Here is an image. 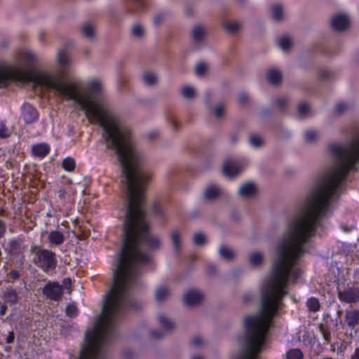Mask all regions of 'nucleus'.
<instances>
[{
	"label": "nucleus",
	"mask_w": 359,
	"mask_h": 359,
	"mask_svg": "<svg viewBox=\"0 0 359 359\" xmlns=\"http://www.w3.org/2000/svg\"><path fill=\"white\" fill-rule=\"evenodd\" d=\"M76 163L73 158L67 157L62 161V168L68 172H72L75 169Z\"/></svg>",
	"instance_id": "nucleus-33"
},
{
	"label": "nucleus",
	"mask_w": 359,
	"mask_h": 359,
	"mask_svg": "<svg viewBox=\"0 0 359 359\" xmlns=\"http://www.w3.org/2000/svg\"><path fill=\"white\" fill-rule=\"evenodd\" d=\"M9 136V133L4 123L0 121V137L5 138Z\"/></svg>",
	"instance_id": "nucleus-48"
},
{
	"label": "nucleus",
	"mask_w": 359,
	"mask_h": 359,
	"mask_svg": "<svg viewBox=\"0 0 359 359\" xmlns=\"http://www.w3.org/2000/svg\"><path fill=\"white\" fill-rule=\"evenodd\" d=\"M318 138L317 131L314 130H308L304 133V139L308 143H313Z\"/></svg>",
	"instance_id": "nucleus-35"
},
{
	"label": "nucleus",
	"mask_w": 359,
	"mask_h": 359,
	"mask_svg": "<svg viewBox=\"0 0 359 359\" xmlns=\"http://www.w3.org/2000/svg\"><path fill=\"white\" fill-rule=\"evenodd\" d=\"M193 241L196 245L201 246L204 245L206 241V236L204 233L198 232L194 235Z\"/></svg>",
	"instance_id": "nucleus-38"
},
{
	"label": "nucleus",
	"mask_w": 359,
	"mask_h": 359,
	"mask_svg": "<svg viewBox=\"0 0 359 359\" xmlns=\"http://www.w3.org/2000/svg\"><path fill=\"white\" fill-rule=\"evenodd\" d=\"M163 20V15L162 14H158L156 15L154 18V23L156 25H158L161 23V22Z\"/></svg>",
	"instance_id": "nucleus-57"
},
{
	"label": "nucleus",
	"mask_w": 359,
	"mask_h": 359,
	"mask_svg": "<svg viewBox=\"0 0 359 359\" xmlns=\"http://www.w3.org/2000/svg\"><path fill=\"white\" fill-rule=\"evenodd\" d=\"M348 107L349 106L347 103L341 102L336 105L335 111L338 114H342L346 110H348Z\"/></svg>",
	"instance_id": "nucleus-45"
},
{
	"label": "nucleus",
	"mask_w": 359,
	"mask_h": 359,
	"mask_svg": "<svg viewBox=\"0 0 359 359\" xmlns=\"http://www.w3.org/2000/svg\"><path fill=\"white\" fill-rule=\"evenodd\" d=\"M21 116L26 124H31L38 120L39 114L32 104L25 102L21 107Z\"/></svg>",
	"instance_id": "nucleus-9"
},
{
	"label": "nucleus",
	"mask_w": 359,
	"mask_h": 359,
	"mask_svg": "<svg viewBox=\"0 0 359 359\" xmlns=\"http://www.w3.org/2000/svg\"><path fill=\"white\" fill-rule=\"evenodd\" d=\"M171 239L176 252H179L181 249L180 233L177 229L172 230L171 232Z\"/></svg>",
	"instance_id": "nucleus-26"
},
{
	"label": "nucleus",
	"mask_w": 359,
	"mask_h": 359,
	"mask_svg": "<svg viewBox=\"0 0 359 359\" xmlns=\"http://www.w3.org/2000/svg\"><path fill=\"white\" fill-rule=\"evenodd\" d=\"M21 55H22V56H21L22 59L24 61L25 66L27 69V71L25 72V71L22 70L20 67H19L18 65H14L15 67H17L20 70H22V72H23V76L22 77L18 78V79H11L9 81V82L11 81H13V80H27V81H32V82H34V83H36L37 85H39L41 86L46 88L45 86L39 84V83L35 82L34 81V79H32V75H34V74H36L38 72H41V70L40 71H32V70H30L33 67V66H34V63L36 62V56H35V55L32 52L28 51V50L22 51Z\"/></svg>",
	"instance_id": "nucleus-6"
},
{
	"label": "nucleus",
	"mask_w": 359,
	"mask_h": 359,
	"mask_svg": "<svg viewBox=\"0 0 359 359\" xmlns=\"http://www.w3.org/2000/svg\"><path fill=\"white\" fill-rule=\"evenodd\" d=\"M7 226L6 222L0 219V239L4 238L6 233Z\"/></svg>",
	"instance_id": "nucleus-50"
},
{
	"label": "nucleus",
	"mask_w": 359,
	"mask_h": 359,
	"mask_svg": "<svg viewBox=\"0 0 359 359\" xmlns=\"http://www.w3.org/2000/svg\"><path fill=\"white\" fill-rule=\"evenodd\" d=\"M303 353L299 348H292L286 353L287 359H302Z\"/></svg>",
	"instance_id": "nucleus-31"
},
{
	"label": "nucleus",
	"mask_w": 359,
	"mask_h": 359,
	"mask_svg": "<svg viewBox=\"0 0 359 359\" xmlns=\"http://www.w3.org/2000/svg\"><path fill=\"white\" fill-rule=\"evenodd\" d=\"M273 317H245L241 351L236 359H258Z\"/></svg>",
	"instance_id": "nucleus-4"
},
{
	"label": "nucleus",
	"mask_w": 359,
	"mask_h": 359,
	"mask_svg": "<svg viewBox=\"0 0 359 359\" xmlns=\"http://www.w3.org/2000/svg\"><path fill=\"white\" fill-rule=\"evenodd\" d=\"M257 192L256 185L251 182L242 184L238 190V194L243 197H250Z\"/></svg>",
	"instance_id": "nucleus-16"
},
{
	"label": "nucleus",
	"mask_w": 359,
	"mask_h": 359,
	"mask_svg": "<svg viewBox=\"0 0 359 359\" xmlns=\"http://www.w3.org/2000/svg\"><path fill=\"white\" fill-rule=\"evenodd\" d=\"M278 46L283 50H287L292 46V40L288 36H283L277 41Z\"/></svg>",
	"instance_id": "nucleus-32"
},
{
	"label": "nucleus",
	"mask_w": 359,
	"mask_h": 359,
	"mask_svg": "<svg viewBox=\"0 0 359 359\" xmlns=\"http://www.w3.org/2000/svg\"><path fill=\"white\" fill-rule=\"evenodd\" d=\"M272 18L276 21H280L283 19V6L277 4L271 7Z\"/></svg>",
	"instance_id": "nucleus-28"
},
{
	"label": "nucleus",
	"mask_w": 359,
	"mask_h": 359,
	"mask_svg": "<svg viewBox=\"0 0 359 359\" xmlns=\"http://www.w3.org/2000/svg\"><path fill=\"white\" fill-rule=\"evenodd\" d=\"M57 62L62 67H67L70 64V60L68 57L67 53L65 50H60L57 55Z\"/></svg>",
	"instance_id": "nucleus-22"
},
{
	"label": "nucleus",
	"mask_w": 359,
	"mask_h": 359,
	"mask_svg": "<svg viewBox=\"0 0 359 359\" xmlns=\"http://www.w3.org/2000/svg\"><path fill=\"white\" fill-rule=\"evenodd\" d=\"M339 299L345 303L352 304L359 301V287H350L338 292Z\"/></svg>",
	"instance_id": "nucleus-8"
},
{
	"label": "nucleus",
	"mask_w": 359,
	"mask_h": 359,
	"mask_svg": "<svg viewBox=\"0 0 359 359\" xmlns=\"http://www.w3.org/2000/svg\"><path fill=\"white\" fill-rule=\"evenodd\" d=\"M165 334L163 331H151V337L154 339H161Z\"/></svg>",
	"instance_id": "nucleus-54"
},
{
	"label": "nucleus",
	"mask_w": 359,
	"mask_h": 359,
	"mask_svg": "<svg viewBox=\"0 0 359 359\" xmlns=\"http://www.w3.org/2000/svg\"><path fill=\"white\" fill-rule=\"evenodd\" d=\"M243 301L245 303L250 302L252 299V295L250 293H245L242 297Z\"/></svg>",
	"instance_id": "nucleus-59"
},
{
	"label": "nucleus",
	"mask_w": 359,
	"mask_h": 359,
	"mask_svg": "<svg viewBox=\"0 0 359 359\" xmlns=\"http://www.w3.org/2000/svg\"><path fill=\"white\" fill-rule=\"evenodd\" d=\"M14 339H15V334H14V332L12 330V331H10L8 332V334L6 339V344H11L14 341Z\"/></svg>",
	"instance_id": "nucleus-56"
},
{
	"label": "nucleus",
	"mask_w": 359,
	"mask_h": 359,
	"mask_svg": "<svg viewBox=\"0 0 359 359\" xmlns=\"http://www.w3.org/2000/svg\"><path fill=\"white\" fill-rule=\"evenodd\" d=\"M238 100L241 104H245L248 103L249 100V97L247 93H242L238 97Z\"/></svg>",
	"instance_id": "nucleus-51"
},
{
	"label": "nucleus",
	"mask_w": 359,
	"mask_h": 359,
	"mask_svg": "<svg viewBox=\"0 0 359 359\" xmlns=\"http://www.w3.org/2000/svg\"><path fill=\"white\" fill-rule=\"evenodd\" d=\"M310 112V107L308 104L306 103H302L299 105L298 107V113H299V115L302 116V117H304L306 116L307 114H309Z\"/></svg>",
	"instance_id": "nucleus-41"
},
{
	"label": "nucleus",
	"mask_w": 359,
	"mask_h": 359,
	"mask_svg": "<svg viewBox=\"0 0 359 359\" xmlns=\"http://www.w3.org/2000/svg\"><path fill=\"white\" fill-rule=\"evenodd\" d=\"M22 76L23 72L17 67H0V88L6 87L11 79H18Z\"/></svg>",
	"instance_id": "nucleus-7"
},
{
	"label": "nucleus",
	"mask_w": 359,
	"mask_h": 359,
	"mask_svg": "<svg viewBox=\"0 0 359 359\" xmlns=\"http://www.w3.org/2000/svg\"><path fill=\"white\" fill-rule=\"evenodd\" d=\"M144 157L121 165L127 194L126 215L123 223V241L113 273V285L106 295L102 313L93 329L87 330L79 359H108L109 345L116 338V321L128 310H137L133 290L138 285L141 266L150 261L142 252L145 245L151 250L161 247L158 237L149 232L145 220L144 192L151 180L143 167Z\"/></svg>",
	"instance_id": "nucleus-1"
},
{
	"label": "nucleus",
	"mask_w": 359,
	"mask_h": 359,
	"mask_svg": "<svg viewBox=\"0 0 359 359\" xmlns=\"http://www.w3.org/2000/svg\"><path fill=\"white\" fill-rule=\"evenodd\" d=\"M349 19L346 15H338L332 19L331 25L335 31H344L349 25Z\"/></svg>",
	"instance_id": "nucleus-12"
},
{
	"label": "nucleus",
	"mask_w": 359,
	"mask_h": 359,
	"mask_svg": "<svg viewBox=\"0 0 359 359\" xmlns=\"http://www.w3.org/2000/svg\"><path fill=\"white\" fill-rule=\"evenodd\" d=\"M57 196L60 199L64 200L66 196V191L64 189L60 188L57 190Z\"/></svg>",
	"instance_id": "nucleus-60"
},
{
	"label": "nucleus",
	"mask_w": 359,
	"mask_h": 359,
	"mask_svg": "<svg viewBox=\"0 0 359 359\" xmlns=\"http://www.w3.org/2000/svg\"><path fill=\"white\" fill-rule=\"evenodd\" d=\"M123 356L126 359H131L133 357V353L130 351H125L123 352Z\"/></svg>",
	"instance_id": "nucleus-63"
},
{
	"label": "nucleus",
	"mask_w": 359,
	"mask_h": 359,
	"mask_svg": "<svg viewBox=\"0 0 359 359\" xmlns=\"http://www.w3.org/2000/svg\"><path fill=\"white\" fill-rule=\"evenodd\" d=\"M351 359H359V347H357L351 356Z\"/></svg>",
	"instance_id": "nucleus-62"
},
{
	"label": "nucleus",
	"mask_w": 359,
	"mask_h": 359,
	"mask_svg": "<svg viewBox=\"0 0 359 359\" xmlns=\"http://www.w3.org/2000/svg\"><path fill=\"white\" fill-rule=\"evenodd\" d=\"M308 310L311 312H317L320 309V304L318 298L310 297L306 301Z\"/></svg>",
	"instance_id": "nucleus-25"
},
{
	"label": "nucleus",
	"mask_w": 359,
	"mask_h": 359,
	"mask_svg": "<svg viewBox=\"0 0 359 359\" xmlns=\"http://www.w3.org/2000/svg\"><path fill=\"white\" fill-rule=\"evenodd\" d=\"M182 94L186 99H191L195 95V90L191 86H184L182 89Z\"/></svg>",
	"instance_id": "nucleus-40"
},
{
	"label": "nucleus",
	"mask_w": 359,
	"mask_h": 359,
	"mask_svg": "<svg viewBox=\"0 0 359 359\" xmlns=\"http://www.w3.org/2000/svg\"><path fill=\"white\" fill-rule=\"evenodd\" d=\"M151 210H152V212L155 215H157V216H163V210L162 208L156 202H154L152 204Z\"/></svg>",
	"instance_id": "nucleus-44"
},
{
	"label": "nucleus",
	"mask_w": 359,
	"mask_h": 359,
	"mask_svg": "<svg viewBox=\"0 0 359 359\" xmlns=\"http://www.w3.org/2000/svg\"><path fill=\"white\" fill-rule=\"evenodd\" d=\"M242 170V168L238 162L226 161L223 165V172L229 177L238 175Z\"/></svg>",
	"instance_id": "nucleus-11"
},
{
	"label": "nucleus",
	"mask_w": 359,
	"mask_h": 359,
	"mask_svg": "<svg viewBox=\"0 0 359 359\" xmlns=\"http://www.w3.org/2000/svg\"><path fill=\"white\" fill-rule=\"evenodd\" d=\"M223 111V107L221 105L216 106L215 108V116L217 118L221 117L222 116Z\"/></svg>",
	"instance_id": "nucleus-55"
},
{
	"label": "nucleus",
	"mask_w": 359,
	"mask_h": 359,
	"mask_svg": "<svg viewBox=\"0 0 359 359\" xmlns=\"http://www.w3.org/2000/svg\"><path fill=\"white\" fill-rule=\"evenodd\" d=\"M158 321L162 327H163L166 330L171 331L174 329L175 325L172 322L170 321L163 316H160L158 317Z\"/></svg>",
	"instance_id": "nucleus-37"
},
{
	"label": "nucleus",
	"mask_w": 359,
	"mask_h": 359,
	"mask_svg": "<svg viewBox=\"0 0 359 359\" xmlns=\"http://www.w3.org/2000/svg\"><path fill=\"white\" fill-rule=\"evenodd\" d=\"M34 263L43 272L48 273L55 270L57 266V255L50 250L39 248L35 252Z\"/></svg>",
	"instance_id": "nucleus-5"
},
{
	"label": "nucleus",
	"mask_w": 359,
	"mask_h": 359,
	"mask_svg": "<svg viewBox=\"0 0 359 359\" xmlns=\"http://www.w3.org/2000/svg\"><path fill=\"white\" fill-rule=\"evenodd\" d=\"M81 32L88 39H93L95 36V27L90 22L84 23Z\"/></svg>",
	"instance_id": "nucleus-29"
},
{
	"label": "nucleus",
	"mask_w": 359,
	"mask_h": 359,
	"mask_svg": "<svg viewBox=\"0 0 359 359\" xmlns=\"http://www.w3.org/2000/svg\"><path fill=\"white\" fill-rule=\"evenodd\" d=\"M65 313L69 318H75L79 314V309L74 303L69 304L65 308Z\"/></svg>",
	"instance_id": "nucleus-34"
},
{
	"label": "nucleus",
	"mask_w": 359,
	"mask_h": 359,
	"mask_svg": "<svg viewBox=\"0 0 359 359\" xmlns=\"http://www.w3.org/2000/svg\"><path fill=\"white\" fill-rule=\"evenodd\" d=\"M7 311V306H6V303H4L1 304V307H0V315L1 316H4L5 315L6 312Z\"/></svg>",
	"instance_id": "nucleus-61"
},
{
	"label": "nucleus",
	"mask_w": 359,
	"mask_h": 359,
	"mask_svg": "<svg viewBox=\"0 0 359 359\" xmlns=\"http://www.w3.org/2000/svg\"><path fill=\"white\" fill-rule=\"evenodd\" d=\"M203 294L198 290H190L184 296V303L188 306H196L202 302Z\"/></svg>",
	"instance_id": "nucleus-13"
},
{
	"label": "nucleus",
	"mask_w": 359,
	"mask_h": 359,
	"mask_svg": "<svg viewBox=\"0 0 359 359\" xmlns=\"http://www.w3.org/2000/svg\"><path fill=\"white\" fill-rule=\"evenodd\" d=\"M320 331L322 332L323 338L327 341H330V334L327 330H325L323 326L320 327Z\"/></svg>",
	"instance_id": "nucleus-58"
},
{
	"label": "nucleus",
	"mask_w": 359,
	"mask_h": 359,
	"mask_svg": "<svg viewBox=\"0 0 359 359\" xmlns=\"http://www.w3.org/2000/svg\"><path fill=\"white\" fill-rule=\"evenodd\" d=\"M2 297L4 302L11 305L16 304L18 302L19 297L15 289L7 287L3 292Z\"/></svg>",
	"instance_id": "nucleus-15"
},
{
	"label": "nucleus",
	"mask_w": 359,
	"mask_h": 359,
	"mask_svg": "<svg viewBox=\"0 0 359 359\" xmlns=\"http://www.w3.org/2000/svg\"><path fill=\"white\" fill-rule=\"evenodd\" d=\"M43 293L50 299L58 301L62 297V290L58 283H49L44 286Z\"/></svg>",
	"instance_id": "nucleus-10"
},
{
	"label": "nucleus",
	"mask_w": 359,
	"mask_h": 359,
	"mask_svg": "<svg viewBox=\"0 0 359 359\" xmlns=\"http://www.w3.org/2000/svg\"><path fill=\"white\" fill-rule=\"evenodd\" d=\"M345 320L349 327L354 328L359 323V310L346 311Z\"/></svg>",
	"instance_id": "nucleus-17"
},
{
	"label": "nucleus",
	"mask_w": 359,
	"mask_h": 359,
	"mask_svg": "<svg viewBox=\"0 0 359 359\" xmlns=\"http://www.w3.org/2000/svg\"><path fill=\"white\" fill-rule=\"evenodd\" d=\"M7 276L11 278V280L8 281L14 283L15 280L20 278V273L18 271L13 269L8 273Z\"/></svg>",
	"instance_id": "nucleus-46"
},
{
	"label": "nucleus",
	"mask_w": 359,
	"mask_h": 359,
	"mask_svg": "<svg viewBox=\"0 0 359 359\" xmlns=\"http://www.w3.org/2000/svg\"><path fill=\"white\" fill-rule=\"evenodd\" d=\"M205 34V29L203 26L198 25L194 27L192 30V37L196 41H201Z\"/></svg>",
	"instance_id": "nucleus-27"
},
{
	"label": "nucleus",
	"mask_w": 359,
	"mask_h": 359,
	"mask_svg": "<svg viewBox=\"0 0 359 359\" xmlns=\"http://www.w3.org/2000/svg\"><path fill=\"white\" fill-rule=\"evenodd\" d=\"M158 136V132L157 131H152L148 134V138L149 140H154L156 137Z\"/></svg>",
	"instance_id": "nucleus-64"
},
{
	"label": "nucleus",
	"mask_w": 359,
	"mask_h": 359,
	"mask_svg": "<svg viewBox=\"0 0 359 359\" xmlns=\"http://www.w3.org/2000/svg\"><path fill=\"white\" fill-rule=\"evenodd\" d=\"M267 79L270 83L278 86L281 82L282 74L280 71L277 69H271L268 72Z\"/></svg>",
	"instance_id": "nucleus-20"
},
{
	"label": "nucleus",
	"mask_w": 359,
	"mask_h": 359,
	"mask_svg": "<svg viewBox=\"0 0 359 359\" xmlns=\"http://www.w3.org/2000/svg\"><path fill=\"white\" fill-rule=\"evenodd\" d=\"M207 69V67L205 63L200 62L196 67V73L198 76L203 75Z\"/></svg>",
	"instance_id": "nucleus-47"
},
{
	"label": "nucleus",
	"mask_w": 359,
	"mask_h": 359,
	"mask_svg": "<svg viewBox=\"0 0 359 359\" xmlns=\"http://www.w3.org/2000/svg\"><path fill=\"white\" fill-rule=\"evenodd\" d=\"M191 345L194 346H199L201 345H202L203 344V339L201 337L199 336H196L192 340H191Z\"/></svg>",
	"instance_id": "nucleus-52"
},
{
	"label": "nucleus",
	"mask_w": 359,
	"mask_h": 359,
	"mask_svg": "<svg viewBox=\"0 0 359 359\" xmlns=\"http://www.w3.org/2000/svg\"><path fill=\"white\" fill-rule=\"evenodd\" d=\"M221 193L220 189L216 185L208 186L205 191V197L207 199H215Z\"/></svg>",
	"instance_id": "nucleus-21"
},
{
	"label": "nucleus",
	"mask_w": 359,
	"mask_h": 359,
	"mask_svg": "<svg viewBox=\"0 0 359 359\" xmlns=\"http://www.w3.org/2000/svg\"><path fill=\"white\" fill-rule=\"evenodd\" d=\"M48 240L51 245H60L64 243L65 236L60 231H52L48 236Z\"/></svg>",
	"instance_id": "nucleus-19"
},
{
	"label": "nucleus",
	"mask_w": 359,
	"mask_h": 359,
	"mask_svg": "<svg viewBox=\"0 0 359 359\" xmlns=\"http://www.w3.org/2000/svg\"><path fill=\"white\" fill-rule=\"evenodd\" d=\"M169 295V290L165 286H159L155 292V299L158 302H163Z\"/></svg>",
	"instance_id": "nucleus-24"
},
{
	"label": "nucleus",
	"mask_w": 359,
	"mask_h": 359,
	"mask_svg": "<svg viewBox=\"0 0 359 359\" xmlns=\"http://www.w3.org/2000/svg\"><path fill=\"white\" fill-rule=\"evenodd\" d=\"M224 27L229 33H234L238 31L241 27V24L238 22H230L224 24Z\"/></svg>",
	"instance_id": "nucleus-39"
},
{
	"label": "nucleus",
	"mask_w": 359,
	"mask_h": 359,
	"mask_svg": "<svg viewBox=\"0 0 359 359\" xmlns=\"http://www.w3.org/2000/svg\"><path fill=\"white\" fill-rule=\"evenodd\" d=\"M250 142L252 146L256 148L261 147L263 143L261 137L257 135H251Z\"/></svg>",
	"instance_id": "nucleus-43"
},
{
	"label": "nucleus",
	"mask_w": 359,
	"mask_h": 359,
	"mask_svg": "<svg viewBox=\"0 0 359 359\" xmlns=\"http://www.w3.org/2000/svg\"><path fill=\"white\" fill-rule=\"evenodd\" d=\"M142 80L145 85L152 86L157 83L156 75L152 72H145L142 75Z\"/></svg>",
	"instance_id": "nucleus-23"
},
{
	"label": "nucleus",
	"mask_w": 359,
	"mask_h": 359,
	"mask_svg": "<svg viewBox=\"0 0 359 359\" xmlns=\"http://www.w3.org/2000/svg\"><path fill=\"white\" fill-rule=\"evenodd\" d=\"M287 103V100L286 97H284L278 98L275 102L276 105L279 109H283L285 106H286Z\"/></svg>",
	"instance_id": "nucleus-49"
},
{
	"label": "nucleus",
	"mask_w": 359,
	"mask_h": 359,
	"mask_svg": "<svg viewBox=\"0 0 359 359\" xmlns=\"http://www.w3.org/2000/svg\"><path fill=\"white\" fill-rule=\"evenodd\" d=\"M32 79L46 88L54 90L60 97L79 105L86 117L93 119L102 129L106 147L117 156L121 165L144 157L135 147L130 130L116 112L99 99L102 88L99 79L88 82L87 90L81 91L79 82H67L62 74L40 72L32 75Z\"/></svg>",
	"instance_id": "nucleus-3"
},
{
	"label": "nucleus",
	"mask_w": 359,
	"mask_h": 359,
	"mask_svg": "<svg viewBox=\"0 0 359 359\" xmlns=\"http://www.w3.org/2000/svg\"><path fill=\"white\" fill-rule=\"evenodd\" d=\"M249 259L250 264L253 266H257L261 264L263 259V255L260 252H255L250 255Z\"/></svg>",
	"instance_id": "nucleus-36"
},
{
	"label": "nucleus",
	"mask_w": 359,
	"mask_h": 359,
	"mask_svg": "<svg viewBox=\"0 0 359 359\" xmlns=\"http://www.w3.org/2000/svg\"><path fill=\"white\" fill-rule=\"evenodd\" d=\"M72 285V280L69 278H66L62 280L61 287L65 289H69Z\"/></svg>",
	"instance_id": "nucleus-53"
},
{
	"label": "nucleus",
	"mask_w": 359,
	"mask_h": 359,
	"mask_svg": "<svg viewBox=\"0 0 359 359\" xmlns=\"http://www.w3.org/2000/svg\"><path fill=\"white\" fill-rule=\"evenodd\" d=\"M25 248L21 239L14 238L10 241L7 250L9 255L18 256L23 252Z\"/></svg>",
	"instance_id": "nucleus-14"
},
{
	"label": "nucleus",
	"mask_w": 359,
	"mask_h": 359,
	"mask_svg": "<svg viewBox=\"0 0 359 359\" xmlns=\"http://www.w3.org/2000/svg\"><path fill=\"white\" fill-rule=\"evenodd\" d=\"M220 256L227 260H231L233 258L234 253L230 248H226L224 245H222L219 250Z\"/></svg>",
	"instance_id": "nucleus-30"
},
{
	"label": "nucleus",
	"mask_w": 359,
	"mask_h": 359,
	"mask_svg": "<svg viewBox=\"0 0 359 359\" xmlns=\"http://www.w3.org/2000/svg\"><path fill=\"white\" fill-rule=\"evenodd\" d=\"M329 149L334 163L316 178L297 202L276 247L271 273H301L296 264L309 252L321 219L327 215L331 203L339 198L348 174L359 163V130L348 143L331 144Z\"/></svg>",
	"instance_id": "nucleus-2"
},
{
	"label": "nucleus",
	"mask_w": 359,
	"mask_h": 359,
	"mask_svg": "<svg viewBox=\"0 0 359 359\" xmlns=\"http://www.w3.org/2000/svg\"><path fill=\"white\" fill-rule=\"evenodd\" d=\"M132 34L135 36H136L137 38H140L144 34V29L140 24H135L133 25V27L132 28Z\"/></svg>",
	"instance_id": "nucleus-42"
},
{
	"label": "nucleus",
	"mask_w": 359,
	"mask_h": 359,
	"mask_svg": "<svg viewBox=\"0 0 359 359\" xmlns=\"http://www.w3.org/2000/svg\"><path fill=\"white\" fill-rule=\"evenodd\" d=\"M32 152L35 156L43 158L49 154L50 147L46 143L36 144L32 147Z\"/></svg>",
	"instance_id": "nucleus-18"
}]
</instances>
